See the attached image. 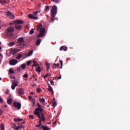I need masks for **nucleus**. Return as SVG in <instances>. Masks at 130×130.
Listing matches in <instances>:
<instances>
[{
  "label": "nucleus",
  "mask_w": 130,
  "mask_h": 130,
  "mask_svg": "<svg viewBox=\"0 0 130 130\" xmlns=\"http://www.w3.org/2000/svg\"><path fill=\"white\" fill-rule=\"evenodd\" d=\"M18 42L19 43V45L20 46L21 48H23L24 46H25V41L24 40V38L20 37L18 39Z\"/></svg>",
  "instance_id": "obj_1"
},
{
  "label": "nucleus",
  "mask_w": 130,
  "mask_h": 130,
  "mask_svg": "<svg viewBox=\"0 0 130 130\" xmlns=\"http://www.w3.org/2000/svg\"><path fill=\"white\" fill-rule=\"evenodd\" d=\"M57 13V8L56 6H53L52 7V9L51 10V16L54 18Z\"/></svg>",
  "instance_id": "obj_2"
},
{
  "label": "nucleus",
  "mask_w": 130,
  "mask_h": 130,
  "mask_svg": "<svg viewBox=\"0 0 130 130\" xmlns=\"http://www.w3.org/2000/svg\"><path fill=\"white\" fill-rule=\"evenodd\" d=\"M46 35V30L44 28H42L40 30V34L37 36L38 38L45 37Z\"/></svg>",
  "instance_id": "obj_3"
},
{
  "label": "nucleus",
  "mask_w": 130,
  "mask_h": 130,
  "mask_svg": "<svg viewBox=\"0 0 130 130\" xmlns=\"http://www.w3.org/2000/svg\"><path fill=\"white\" fill-rule=\"evenodd\" d=\"M20 51H21V50L20 49L11 48L10 49V53L14 55V54H16V53H17V52H20Z\"/></svg>",
  "instance_id": "obj_4"
},
{
  "label": "nucleus",
  "mask_w": 130,
  "mask_h": 130,
  "mask_svg": "<svg viewBox=\"0 0 130 130\" xmlns=\"http://www.w3.org/2000/svg\"><path fill=\"white\" fill-rule=\"evenodd\" d=\"M13 106L14 107L17 108L18 110L21 109V103L14 101L13 103Z\"/></svg>",
  "instance_id": "obj_5"
},
{
  "label": "nucleus",
  "mask_w": 130,
  "mask_h": 130,
  "mask_svg": "<svg viewBox=\"0 0 130 130\" xmlns=\"http://www.w3.org/2000/svg\"><path fill=\"white\" fill-rule=\"evenodd\" d=\"M25 91H24V88H20L18 90V94L19 96H22L24 95Z\"/></svg>",
  "instance_id": "obj_6"
},
{
  "label": "nucleus",
  "mask_w": 130,
  "mask_h": 130,
  "mask_svg": "<svg viewBox=\"0 0 130 130\" xmlns=\"http://www.w3.org/2000/svg\"><path fill=\"white\" fill-rule=\"evenodd\" d=\"M40 113H42V111H43V109L42 108H40V107H38V108H37V109H35V111L34 112V114L36 115V113H38L39 115H40V113H39V112Z\"/></svg>",
  "instance_id": "obj_7"
},
{
  "label": "nucleus",
  "mask_w": 130,
  "mask_h": 130,
  "mask_svg": "<svg viewBox=\"0 0 130 130\" xmlns=\"http://www.w3.org/2000/svg\"><path fill=\"white\" fill-rule=\"evenodd\" d=\"M18 63V60L17 59H11L10 61V64L11 66H15Z\"/></svg>",
  "instance_id": "obj_8"
},
{
  "label": "nucleus",
  "mask_w": 130,
  "mask_h": 130,
  "mask_svg": "<svg viewBox=\"0 0 130 130\" xmlns=\"http://www.w3.org/2000/svg\"><path fill=\"white\" fill-rule=\"evenodd\" d=\"M7 15L10 18V19H13L14 17L13 13H12L10 11L7 12Z\"/></svg>",
  "instance_id": "obj_9"
},
{
  "label": "nucleus",
  "mask_w": 130,
  "mask_h": 130,
  "mask_svg": "<svg viewBox=\"0 0 130 130\" xmlns=\"http://www.w3.org/2000/svg\"><path fill=\"white\" fill-rule=\"evenodd\" d=\"M48 90L51 92L53 95H54V91L53 90L52 88L51 87L50 84H48Z\"/></svg>",
  "instance_id": "obj_10"
},
{
  "label": "nucleus",
  "mask_w": 130,
  "mask_h": 130,
  "mask_svg": "<svg viewBox=\"0 0 130 130\" xmlns=\"http://www.w3.org/2000/svg\"><path fill=\"white\" fill-rule=\"evenodd\" d=\"M14 23H16L18 25L24 23V22L21 20H17L14 22Z\"/></svg>",
  "instance_id": "obj_11"
},
{
  "label": "nucleus",
  "mask_w": 130,
  "mask_h": 130,
  "mask_svg": "<svg viewBox=\"0 0 130 130\" xmlns=\"http://www.w3.org/2000/svg\"><path fill=\"white\" fill-rule=\"evenodd\" d=\"M60 51H61V50H64V51H67L68 50V47L64 46H62L60 49H59Z\"/></svg>",
  "instance_id": "obj_12"
},
{
  "label": "nucleus",
  "mask_w": 130,
  "mask_h": 130,
  "mask_svg": "<svg viewBox=\"0 0 130 130\" xmlns=\"http://www.w3.org/2000/svg\"><path fill=\"white\" fill-rule=\"evenodd\" d=\"M29 18L32 19L34 20H37L38 19V17H35L32 14H30L28 15Z\"/></svg>",
  "instance_id": "obj_13"
},
{
  "label": "nucleus",
  "mask_w": 130,
  "mask_h": 130,
  "mask_svg": "<svg viewBox=\"0 0 130 130\" xmlns=\"http://www.w3.org/2000/svg\"><path fill=\"white\" fill-rule=\"evenodd\" d=\"M14 30H15V29L12 27H8V29H7V31L9 32H13Z\"/></svg>",
  "instance_id": "obj_14"
},
{
  "label": "nucleus",
  "mask_w": 130,
  "mask_h": 130,
  "mask_svg": "<svg viewBox=\"0 0 130 130\" xmlns=\"http://www.w3.org/2000/svg\"><path fill=\"white\" fill-rule=\"evenodd\" d=\"M15 27L16 29H20L22 28V26H21L20 24H15Z\"/></svg>",
  "instance_id": "obj_15"
},
{
  "label": "nucleus",
  "mask_w": 130,
  "mask_h": 130,
  "mask_svg": "<svg viewBox=\"0 0 130 130\" xmlns=\"http://www.w3.org/2000/svg\"><path fill=\"white\" fill-rule=\"evenodd\" d=\"M43 27V25L42 24H39L37 25V31L40 30L41 29H42L41 28Z\"/></svg>",
  "instance_id": "obj_16"
},
{
  "label": "nucleus",
  "mask_w": 130,
  "mask_h": 130,
  "mask_svg": "<svg viewBox=\"0 0 130 130\" xmlns=\"http://www.w3.org/2000/svg\"><path fill=\"white\" fill-rule=\"evenodd\" d=\"M32 62H33L32 67H37V66H39V64L37 63V61H36V60H34L32 61Z\"/></svg>",
  "instance_id": "obj_17"
},
{
  "label": "nucleus",
  "mask_w": 130,
  "mask_h": 130,
  "mask_svg": "<svg viewBox=\"0 0 130 130\" xmlns=\"http://www.w3.org/2000/svg\"><path fill=\"white\" fill-rule=\"evenodd\" d=\"M36 115L38 116V117L40 119L39 123H42V118L41 117V115H39V114H38V113H36Z\"/></svg>",
  "instance_id": "obj_18"
},
{
  "label": "nucleus",
  "mask_w": 130,
  "mask_h": 130,
  "mask_svg": "<svg viewBox=\"0 0 130 130\" xmlns=\"http://www.w3.org/2000/svg\"><path fill=\"white\" fill-rule=\"evenodd\" d=\"M22 56H23V55H22V54H18V55L16 57V58L17 60H20L21 59V58H22Z\"/></svg>",
  "instance_id": "obj_19"
},
{
  "label": "nucleus",
  "mask_w": 130,
  "mask_h": 130,
  "mask_svg": "<svg viewBox=\"0 0 130 130\" xmlns=\"http://www.w3.org/2000/svg\"><path fill=\"white\" fill-rule=\"evenodd\" d=\"M13 103V99H9L7 100V103L9 105H11Z\"/></svg>",
  "instance_id": "obj_20"
},
{
  "label": "nucleus",
  "mask_w": 130,
  "mask_h": 130,
  "mask_svg": "<svg viewBox=\"0 0 130 130\" xmlns=\"http://www.w3.org/2000/svg\"><path fill=\"white\" fill-rule=\"evenodd\" d=\"M14 120L15 122H21V121H23V119L14 118Z\"/></svg>",
  "instance_id": "obj_21"
},
{
  "label": "nucleus",
  "mask_w": 130,
  "mask_h": 130,
  "mask_svg": "<svg viewBox=\"0 0 130 130\" xmlns=\"http://www.w3.org/2000/svg\"><path fill=\"white\" fill-rule=\"evenodd\" d=\"M40 102L42 103L43 105H44V103L45 102V100L44 98H41L39 100Z\"/></svg>",
  "instance_id": "obj_22"
},
{
  "label": "nucleus",
  "mask_w": 130,
  "mask_h": 130,
  "mask_svg": "<svg viewBox=\"0 0 130 130\" xmlns=\"http://www.w3.org/2000/svg\"><path fill=\"white\" fill-rule=\"evenodd\" d=\"M15 43L14 42H12L9 43L8 46L9 47H12V46H13L14 45H15Z\"/></svg>",
  "instance_id": "obj_23"
},
{
  "label": "nucleus",
  "mask_w": 130,
  "mask_h": 130,
  "mask_svg": "<svg viewBox=\"0 0 130 130\" xmlns=\"http://www.w3.org/2000/svg\"><path fill=\"white\" fill-rule=\"evenodd\" d=\"M41 117H42L41 119L42 120V121L45 122L46 120V119L45 118L44 114H43V113H41Z\"/></svg>",
  "instance_id": "obj_24"
},
{
  "label": "nucleus",
  "mask_w": 130,
  "mask_h": 130,
  "mask_svg": "<svg viewBox=\"0 0 130 130\" xmlns=\"http://www.w3.org/2000/svg\"><path fill=\"white\" fill-rule=\"evenodd\" d=\"M41 42V39H38L36 42V45H39Z\"/></svg>",
  "instance_id": "obj_25"
},
{
  "label": "nucleus",
  "mask_w": 130,
  "mask_h": 130,
  "mask_svg": "<svg viewBox=\"0 0 130 130\" xmlns=\"http://www.w3.org/2000/svg\"><path fill=\"white\" fill-rule=\"evenodd\" d=\"M36 71L39 73L41 72V69L40 66H38V69L36 68Z\"/></svg>",
  "instance_id": "obj_26"
},
{
  "label": "nucleus",
  "mask_w": 130,
  "mask_h": 130,
  "mask_svg": "<svg viewBox=\"0 0 130 130\" xmlns=\"http://www.w3.org/2000/svg\"><path fill=\"white\" fill-rule=\"evenodd\" d=\"M46 66L47 68V71H48L50 69V64L48 62H46Z\"/></svg>",
  "instance_id": "obj_27"
},
{
  "label": "nucleus",
  "mask_w": 130,
  "mask_h": 130,
  "mask_svg": "<svg viewBox=\"0 0 130 130\" xmlns=\"http://www.w3.org/2000/svg\"><path fill=\"white\" fill-rule=\"evenodd\" d=\"M43 128V130H49V128L47 126H42L40 129Z\"/></svg>",
  "instance_id": "obj_28"
},
{
  "label": "nucleus",
  "mask_w": 130,
  "mask_h": 130,
  "mask_svg": "<svg viewBox=\"0 0 130 130\" xmlns=\"http://www.w3.org/2000/svg\"><path fill=\"white\" fill-rule=\"evenodd\" d=\"M9 72L10 74H15V71H14V70L12 69H9Z\"/></svg>",
  "instance_id": "obj_29"
},
{
  "label": "nucleus",
  "mask_w": 130,
  "mask_h": 130,
  "mask_svg": "<svg viewBox=\"0 0 130 130\" xmlns=\"http://www.w3.org/2000/svg\"><path fill=\"white\" fill-rule=\"evenodd\" d=\"M21 69L22 70H25V68H26V64L25 63H23V64H21Z\"/></svg>",
  "instance_id": "obj_30"
},
{
  "label": "nucleus",
  "mask_w": 130,
  "mask_h": 130,
  "mask_svg": "<svg viewBox=\"0 0 130 130\" xmlns=\"http://www.w3.org/2000/svg\"><path fill=\"white\" fill-rule=\"evenodd\" d=\"M1 130H5V125L4 124H1Z\"/></svg>",
  "instance_id": "obj_31"
},
{
  "label": "nucleus",
  "mask_w": 130,
  "mask_h": 130,
  "mask_svg": "<svg viewBox=\"0 0 130 130\" xmlns=\"http://www.w3.org/2000/svg\"><path fill=\"white\" fill-rule=\"evenodd\" d=\"M52 105L54 108H55L57 106V103L56 101L52 102Z\"/></svg>",
  "instance_id": "obj_32"
},
{
  "label": "nucleus",
  "mask_w": 130,
  "mask_h": 130,
  "mask_svg": "<svg viewBox=\"0 0 130 130\" xmlns=\"http://www.w3.org/2000/svg\"><path fill=\"white\" fill-rule=\"evenodd\" d=\"M24 127V126L23 125H19L17 126V128H16L17 130H19V129H22Z\"/></svg>",
  "instance_id": "obj_33"
},
{
  "label": "nucleus",
  "mask_w": 130,
  "mask_h": 130,
  "mask_svg": "<svg viewBox=\"0 0 130 130\" xmlns=\"http://www.w3.org/2000/svg\"><path fill=\"white\" fill-rule=\"evenodd\" d=\"M16 70L18 72H21L22 71V69L20 67H18Z\"/></svg>",
  "instance_id": "obj_34"
},
{
  "label": "nucleus",
  "mask_w": 130,
  "mask_h": 130,
  "mask_svg": "<svg viewBox=\"0 0 130 130\" xmlns=\"http://www.w3.org/2000/svg\"><path fill=\"white\" fill-rule=\"evenodd\" d=\"M33 53V50H31L28 53V56H31Z\"/></svg>",
  "instance_id": "obj_35"
},
{
  "label": "nucleus",
  "mask_w": 130,
  "mask_h": 130,
  "mask_svg": "<svg viewBox=\"0 0 130 130\" xmlns=\"http://www.w3.org/2000/svg\"><path fill=\"white\" fill-rule=\"evenodd\" d=\"M31 63V60H29L26 63V65L27 66H29Z\"/></svg>",
  "instance_id": "obj_36"
},
{
  "label": "nucleus",
  "mask_w": 130,
  "mask_h": 130,
  "mask_svg": "<svg viewBox=\"0 0 130 130\" xmlns=\"http://www.w3.org/2000/svg\"><path fill=\"white\" fill-rule=\"evenodd\" d=\"M45 11L46 12H48V11H49V6H46V7H45Z\"/></svg>",
  "instance_id": "obj_37"
},
{
  "label": "nucleus",
  "mask_w": 130,
  "mask_h": 130,
  "mask_svg": "<svg viewBox=\"0 0 130 130\" xmlns=\"http://www.w3.org/2000/svg\"><path fill=\"white\" fill-rule=\"evenodd\" d=\"M13 85H14L15 87H17L18 86V82H14L13 83Z\"/></svg>",
  "instance_id": "obj_38"
},
{
  "label": "nucleus",
  "mask_w": 130,
  "mask_h": 130,
  "mask_svg": "<svg viewBox=\"0 0 130 130\" xmlns=\"http://www.w3.org/2000/svg\"><path fill=\"white\" fill-rule=\"evenodd\" d=\"M49 76H51V74H49L48 73H47L45 76H44V78L45 79Z\"/></svg>",
  "instance_id": "obj_39"
},
{
  "label": "nucleus",
  "mask_w": 130,
  "mask_h": 130,
  "mask_svg": "<svg viewBox=\"0 0 130 130\" xmlns=\"http://www.w3.org/2000/svg\"><path fill=\"white\" fill-rule=\"evenodd\" d=\"M6 3L5 1H3V0H0V4H2V5H5Z\"/></svg>",
  "instance_id": "obj_40"
},
{
  "label": "nucleus",
  "mask_w": 130,
  "mask_h": 130,
  "mask_svg": "<svg viewBox=\"0 0 130 130\" xmlns=\"http://www.w3.org/2000/svg\"><path fill=\"white\" fill-rule=\"evenodd\" d=\"M60 64H61V68H60V69H62V67H63V61L62 60H60Z\"/></svg>",
  "instance_id": "obj_41"
},
{
  "label": "nucleus",
  "mask_w": 130,
  "mask_h": 130,
  "mask_svg": "<svg viewBox=\"0 0 130 130\" xmlns=\"http://www.w3.org/2000/svg\"><path fill=\"white\" fill-rule=\"evenodd\" d=\"M34 33V31L33 30V29H31L30 31H29V34L30 35H32Z\"/></svg>",
  "instance_id": "obj_42"
},
{
  "label": "nucleus",
  "mask_w": 130,
  "mask_h": 130,
  "mask_svg": "<svg viewBox=\"0 0 130 130\" xmlns=\"http://www.w3.org/2000/svg\"><path fill=\"white\" fill-rule=\"evenodd\" d=\"M12 128L15 130H17V128H18V126H17L16 125H14L12 126Z\"/></svg>",
  "instance_id": "obj_43"
},
{
  "label": "nucleus",
  "mask_w": 130,
  "mask_h": 130,
  "mask_svg": "<svg viewBox=\"0 0 130 130\" xmlns=\"http://www.w3.org/2000/svg\"><path fill=\"white\" fill-rule=\"evenodd\" d=\"M29 117L32 120L34 119V116L33 115H30L29 116Z\"/></svg>",
  "instance_id": "obj_44"
},
{
  "label": "nucleus",
  "mask_w": 130,
  "mask_h": 130,
  "mask_svg": "<svg viewBox=\"0 0 130 130\" xmlns=\"http://www.w3.org/2000/svg\"><path fill=\"white\" fill-rule=\"evenodd\" d=\"M28 77V75L27 74H25L24 75H23V78H27Z\"/></svg>",
  "instance_id": "obj_45"
},
{
  "label": "nucleus",
  "mask_w": 130,
  "mask_h": 130,
  "mask_svg": "<svg viewBox=\"0 0 130 130\" xmlns=\"http://www.w3.org/2000/svg\"><path fill=\"white\" fill-rule=\"evenodd\" d=\"M37 91L38 93H40V91H41L40 88H37Z\"/></svg>",
  "instance_id": "obj_46"
},
{
  "label": "nucleus",
  "mask_w": 130,
  "mask_h": 130,
  "mask_svg": "<svg viewBox=\"0 0 130 130\" xmlns=\"http://www.w3.org/2000/svg\"><path fill=\"white\" fill-rule=\"evenodd\" d=\"M4 102V100L2 98H0V103H3Z\"/></svg>",
  "instance_id": "obj_47"
},
{
  "label": "nucleus",
  "mask_w": 130,
  "mask_h": 130,
  "mask_svg": "<svg viewBox=\"0 0 130 130\" xmlns=\"http://www.w3.org/2000/svg\"><path fill=\"white\" fill-rule=\"evenodd\" d=\"M53 65H54V66H57V68H59V66L60 64H59V63H57V64L54 63Z\"/></svg>",
  "instance_id": "obj_48"
},
{
  "label": "nucleus",
  "mask_w": 130,
  "mask_h": 130,
  "mask_svg": "<svg viewBox=\"0 0 130 130\" xmlns=\"http://www.w3.org/2000/svg\"><path fill=\"white\" fill-rule=\"evenodd\" d=\"M11 88L12 90H15V88H16V87L14 85H12L11 86Z\"/></svg>",
  "instance_id": "obj_49"
},
{
  "label": "nucleus",
  "mask_w": 130,
  "mask_h": 130,
  "mask_svg": "<svg viewBox=\"0 0 130 130\" xmlns=\"http://www.w3.org/2000/svg\"><path fill=\"white\" fill-rule=\"evenodd\" d=\"M9 92H10V90L7 89L6 91V94H8L9 93Z\"/></svg>",
  "instance_id": "obj_50"
},
{
  "label": "nucleus",
  "mask_w": 130,
  "mask_h": 130,
  "mask_svg": "<svg viewBox=\"0 0 130 130\" xmlns=\"http://www.w3.org/2000/svg\"><path fill=\"white\" fill-rule=\"evenodd\" d=\"M3 114V110H1L0 108V116H1Z\"/></svg>",
  "instance_id": "obj_51"
},
{
  "label": "nucleus",
  "mask_w": 130,
  "mask_h": 130,
  "mask_svg": "<svg viewBox=\"0 0 130 130\" xmlns=\"http://www.w3.org/2000/svg\"><path fill=\"white\" fill-rule=\"evenodd\" d=\"M38 12H39L38 11H37L36 12H34L33 14L35 16H37Z\"/></svg>",
  "instance_id": "obj_52"
},
{
  "label": "nucleus",
  "mask_w": 130,
  "mask_h": 130,
  "mask_svg": "<svg viewBox=\"0 0 130 130\" xmlns=\"http://www.w3.org/2000/svg\"><path fill=\"white\" fill-rule=\"evenodd\" d=\"M50 83H51V84L52 86H54V82L53 81H51Z\"/></svg>",
  "instance_id": "obj_53"
},
{
  "label": "nucleus",
  "mask_w": 130,
  "mask_h": 130,
  "mask_svg": "<svg viewBox=\"0 0 130 130\" xmlns=\"http://www.w3.org/2000/svg\"><path fill=\"white\" fill-rule=\"evenodd\" d=\"M37 106L39 108H42L41 105H40L39 103H37Z\"/></svg>",
  "instance_id": "obj_54"
},
{
  "label": "nucleus",
  "mask_w": 130,
  "mask_h": 130,
  "mask_svg": "<svg viewBox=\"0 0 130 130\" xmlns=\"http://www.w3.org/2000/svg\"><path fill=\"white\" fill-rule=\"evenodd\" d=\"M28 99H29V100H32V97H31V95H29V96H28Z\"/></svg>",
  "instance_id": "obj_55"
},
{
  "label": "nucleus",
  "mask_w": 130,
  "mask_h": 130,
  "mask_svg": "<svg viewBox=\"0 0 130 130\" xmlns=\"http://www.w3.org/2000/svg\"><path fill=\"white\" fill-rule=\"evenodd\" d=\"M57 69V67L56 66H53V69Z\"/></svg>",
  "instance_id": "obj_56"
},
{
  "label": "nucleus",
  "mask_w": 130,
  "mask_h": 130,
  "mask_svg": "<svg viewBox=\"0 0 130 130\" xmlns=\"http://www.w3.org/2000/svg\"><path fill=\"white\" fill-rule=\"evenodd\" d=\"M36 85H37V84H35L31 85V86H32V87H35V86H36Z\"/></svg>",
  "instance_id": "obj_57"
},
{
  "label": "nucleus",
  "mask_w": 130,
  "mask_h": 130,
  "mask_svg": "<svg viewBox=\"0 0 130 130\" xmlns=\"http://www.w3.org/2000/svg\"><path fill=\"white\" fill-rule=\"evenodd\" d=\"M54 20H55V19L52 17V18L51 19V21H54Z\"/></svg>",
  "instance_id": "obj_58"
},
{
  "label": "nucleus",
  "mask_w": 130,
  "mask_h": 130,
  "mask_svg": "<svg viewBox=\"0 0 130 130\" xmlns=\"http://www.w3.org/2000/svg\"><path fill=\"white\" fill-rule=\"evenodd\" d=\"M36 126L37 127H40L41 126L39 124H38V125H37Z\"/></svg>",
  "instance_id": "obj_59"
},
{
  "label": "nucleus",
  "mask_w": 130,
  "mask_h": 130,
  "mask_svg": "<svg viewBox=\"0 0 130 130\" xmlns=\"http://www.w3.org/2000/svg\"><path fill=\"white\" fill-rule=\"evenodd\" d=\"M4 107H5V108H7L8 107L7 105H5Z\"/></svg>",
  "instance_id": "obj_60"
},
{
  "label": "nucleus",
  "mask_w": 130,
  "mask_h": 130,
  "mask_svg": "<svg viewBox=\"0 0 130 130\" xmlns=\"http://www.w3.org/2000/svg\"><path fill=\"white\" fill-rule=\"evenodd\" d=\"M35 94V93H34V92H32V91L31 92V94L34 95V94Z\"/></svg>",
  "instance_id": "obj_61"
},
{
  "label": "nucleus",
  "mask_w": 130,
  "mask_h": 130,
  "mask_svg": "<svg viewBox=\"0 0 130 130\" xmlns=\"http://www.w3.org/2000/svg\"><path fill=\"white\" fill-rule=\"evenodd\" d=\"M55 98H54V99L52 100V102H55Z\"/></svg>",
  "instance_id": "obj_62"
},
{
  "label": "nucleus",
  "mask_w": 130,
  "mask_h": 130,
  "mask_svg": "<svg viewBox=\"0 0 130 130\" xmlns=\"http://www.w3.org/2000/svg\"><path fill=\"white\" fill-rule=\"evenodd\" d=\"M32 78L35 79V76L34 75H32Z\"/></svg>",
  "instance_id": "obj_63"
},
{
  "label": "nucleus",
  "mask_w": 130,
  "mask_h": 130,
  "mask_svg": "<svg viewBox=\"0 0 130 130\" xmlns=\"http://www.w3.org/2000/svg\"><path fill=\"white\" fill-rule=\"evenodd\" d=\"M56 123H57V122L55 121V122L53 123V124H54H54H56Z\"/></svg>",
  "instance_id": "obj_64"
}]
</instances>
